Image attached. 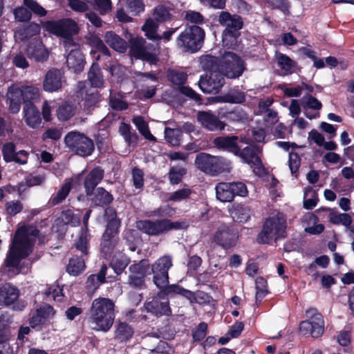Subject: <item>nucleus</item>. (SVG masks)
I'll use <instances>...</instances> for the list:
<instances>
[{"mask_svg":"<svg viewBox=\"0 0 354 354\" xmlns=\"http://www.w3.org/2000/svg\"><path fill=\"white\" fill-rule=\"evenodd\" d=\"M149 269V264L147 260L142 259L137 263L131 265L129 268L130 274L138 276H147V272Z\"/></svg>","mask_w":354,"mask_h":354,"instance_id":"obj_54","label":"nucleus"},{"mask_svg":"<svg viewBox=\"0 0 354 354\" xmlns=\"http://www.w3.org/2000/svg\"><path fill=\"white\" fill-rule=\"evenodd\" d=\"M301 105L304 109H310L319 111L322 108V102L311 94H307L302 98Z\"/></svg>","mask_w":354,"mask_h":354,"instance_id":"obj_53","label":"nucleus"},{"mask_svg":"<svg viewBox=\"0 0 354 354\" xmlns=\"http://www.w3.org/2000/svg\"><path fill=\"white\" fill-rule=\"evenodd\" d=\"M77 106L69 100L62 102L56 109V115L59 121L65 122L73 117L76 113Z\"/></svg>","mask_w":354,"mask_h":354,"instance_id":"obj_31","label":"nucleus"},{"mask_svg":"<svg viewBox=\"0 0 354 354\" xmlns=\"http://www.w3.org/2000/svg\"><path fill=\"white\" fill-rule=\"evenodd\" d=\"M205 32L197 25L187 26L176 39L177 46L183 51L195 53L204 44Z\"/></svg>","mask_w":354,"mask_h":354,"instance_id":"obj_8","label":"nucleus"},{"mask_svg":"<svg viewBox=\"0 0 354 354\" xmlns=\"http://www.w3.org/2000/svg\"><path fill=\"white\" fill-rule=\"evenodd\" d=\"M287 221L283 213L278 212L275 215L266 218L261 230L257 236V242L259 244H270L283 239L287 236Z\"/></svg>","mask_w":354,"mask_h":354,"instance_id":"obj_3","label":"nucleus"},{"mask_svg":"<svg viewBox=\"0 0 354 354\" xmlns=\"http://www.w3.org/2000/svg\"><path fill=\"white\" fill-rule=\"evenodd\" d=\"M87 77L93 88H100L104 86V76L97 62H93L88 72Z\"/></svg>","mask_w":354,"mask_h":354,"instance_id":"obj_34","label":"nucleus"},{"mask_svg":"<svg viewBox=\"0 0 354 354\" xmlns=\"http://www.w3.org/2000/svg\"><path fill=\"white\" fill-rule=\"evenodd\" d=\"M146 41L142 37H136L130 40L129 54L131 57L140 59L147 50L145 47Z\"/></svg>","mask_w":354,"mask_h":354,"instance_id":"obj_40","label":"nucleus"},{"mask_svg":"<svg viewBox=\"0 0 354 354\" xmlns=\"http://www.w3.org/2000/svg\"><path fill=\"white\" fill-rule=\"evenodd\" d=\"M105 229L102 234L100 250L104 259H111L120 242V229L122 222L120 218L104 220Z\"/></svg>","mask_w":354,"mask_h":354,"instance_id":"obj_7","label":"nucleus"},{"mask_svg":"<svg viewBox=\"0 0 354 354\" xmlns=\"http://www.w3.org/2000/svg\"><path fill=\"white\" fill-rule=\"evenodd\" d=\"M146 277L129 274L128 277L129 286L135 290H141L147 288Z\"/></svg>","mask_w":354,"mask_h":354,"instance_id":"obj_56","label":"nucleus"},{"mask_svg":"<svg viewBox=\"0 0 354 354\" xmlns=\"http://www.w3.org/2000/svg\"><path fill=\"white\" fill-rule=\"evenodd\" d=\"M172 266V257L169 254L159 257L151 265L153 281L156 287H162L169 283V270Z\"/></svg>","mask_w":354,"mask_h":354,"instance_id":"obj_15","label":"nucleus"},{"mask_svg":"<svg viewBox=\"0 0 354 354\" xmlns=\"http://www.w3.org/2000/svg\"><path fill=\"white\" fill-rule=\"evenodd\" d=\"M145 308L149 313L158 317L171 314V310L167 297H164L160 292L151 301L145 304Z\"/></svg>","mask_w":354,"mask_h":354,"instance_id":"obj_19","label":"nucleus"},{"mask_svg":"<svg viewBox=\"0 0 354 354\" xmlns=\"http://www.w3.org/2000/svg\"><path fill=\"white\" fill-rule=\"evenodd\" d=\"M91 235L87 230H81L80 234L75 243V248L81 252V255L87 257L89 254Z\"/></svg>","mask_w":354,"mask_h":354,"instance_id":"obj_43","label":"nucleus"},{"mask_svg":"<svg viewBox=\"0 0 354 354\" xmlns=\"http://www.w3.org/2000/svg\"><path fill=\"white\" fill-rule=\"evenodd\" d=\"M40 30V24L35 22H28L19 26L17 29V33L21 41H26L32 37L39 35Z\"/></svg>","mask_w":354,"mask_h":354,"instance_id":"obj_38","label":"nucleus"},{"mask_svg":"<svg viewBox=\"0 0 354 354\" xmlns=\"http://www.w3.org/2000/svg\"><path fill=\"white\" fill-rule=\"evenodd\" d=\"M2 155L6 162H15L20 165L27 163L28 153L25 150L16 152V146L12 142H6L2 147Z\"/></svg>","mask_w":354,"mask_h":354,"instance_id":"obj_22","label":"nucleus"},{"mask_svg":"<svg viewBox=\"0 0 354 354\" xmlns=\"http://www.w3.org/2000/svg\"><path fill=\"white\" fill-rule=\"evenodd\" d=\"M66 82L64 72L62 69L52 68L44 75L42 87L48 93L59 91Z\"/></svg>","mask_w":354,"mask_h":354,"instance_id":"obj_18","label":"nucleus"},{"mask_svg":"<svg viewBox=\"0 0 354 354\" xmlns=\"http://www.w3.org/2000/svg\"><path fill=\"white\" fill-rule=\"evenodd\" d=\"M308 318L300 322L299 329L304 335L310 334L314 338L320 337L324 330V321L322 315L315 308H310L306 311Z\"/></svg>","mask_w":354,"mask_h":354,"instance_id":"obj_12","label":"nucleus"},{"mask_svg":"<svg viewBox=\"0 0 354 354\" xmlns=\"http://www.w3.org/2000/svg\"><path fill=\"white\" fill-rule=\"evenodd\" d=\"M203 68L208 73L212 71H217L218 69V58L213 55H205L201 60Z\"/></svg>","mask_w":354,"mask_h":354,"instance_id":"obj_61","label":"nucleus"},{"mask_svg":"<svg viewBox=\"0 0 354 354\" xmlns=\"http://www.w3.org/2000/svg\"><path fill=\"white\" fill-rule=\"evenodd\" d=\"M23 93V104H34L39 100L40 92L38 88L32 86H26L21 89Z\"/></svg>","mask_w":354,"mask_h":354,"instance_id":"obj_47","label":"nucleus"},{"mask_svg":"<svg viewBox=\"0 0 354 354\" xmlns=\"http://www.w3.org/2000/svg\"><path fill=\"white\" fill-rule=\"evenodd\" d=\"M115 304L109 298L95 299L90 308V319L96 325L97 330L107 332L112 327L115 317Z\"/></svg>","mask_w":354,"mask_h":354,"instance_id":"obj_2","label":"nucleus"},{"mask_svg":"<svg viewBox=\"0 0 354 354\" xmlns=\"http://www.w3.org/2000/svg\"><path fill=\"white\" fill-rule=\"evenodd\" d=\"M192 190L188 187H184L169 194L168 200L170 201H180L189 198Z\"/></svg>","mask_w":354,"mask_h":354,"instance_id":"obj_64","label":"nucleus"},{"mask_svg":"<svg viewBox=\"0 0 354 354\" xmlns=\"http://www.w3.org/2000/svg\"><path fill=\"white\" fill-rule=\"evenodd\" d=\"M261 152L255 145L247 146L242 149L239 147V151L235 156L239 157L243 163L254 167L253 172L256 176L263 177L268 174V171L259 155Z\"/></svg>","mask_w":354,"mask_h":354,"instance_id":"obj_13","label":"nucleus"},{"mask_svg":"<svg viewBox=\"0 0 354 354\" xmlns=\"http://www.w3.org/2000/svg\"><path fill=\"white\" fill-rule=\"evenodd\" d=\"M319 201L317 192L311 187H307L304 190L303 207L308 210L313 209Z\"/></svg>","mask_w":354,"mask_h":354,"instance_id":"obj_46","label":"nucleus"},{"mask_svg":"<svg viewBox=\"0 0 354 354\" xmlns=\"http://www.w3.org/2000/svg\"><path fill=\"white\" fill-rule=\"evenodd\" d=\"M157 288L160 289V292L164 297H167V296L172 297L175 295H180V294L182 293L183 290V287H182L181 286H180L178 284L169 285L168 283L164 286L157 287Z\"/></svg>","mask_w":354,"mask_h":354,"instance_id":"obj_59","label":"nucleus"},{"mask_svg":"<svg viewBox=\"0 0 354 354\" xmlns=\"http://www.w3.org/2000/svg\"><path fill=\"white\" fill-rule=\"evenodd\" d=\"M134 335L133 328L127 323L120 320L116 322L115 325L114 338L120 343L129 341Z\"/></svg>","mask_w":354,"mask_h":354,"instance_id":"obj_29","label":"nucleus"},{"mask_svg":"<svg viewBox=\"0 0 354 354\" xmlns=\"http://www.w3.org/2000/svg\"><path fill=\"white\" fill-rule=\"evenodd\" d=\"M168 80L178 87L184 86L187 79V75L184 72L177 71H171L167 74Z\"/></svg>","mask_w":354,"mask_h":354,"instance_id":"obj_58","label":"nucleus"},{"mask_svg":"<svg viewBox=\"0 0 354 354\" xmlns=\"http://www.w3.org/2000/svg\"><path fill=\"white\" fill-rule=\"evenodd\" d=\"M19 296V289L11 283H5L0 288V301L6 306L12 304Z\"/></svg>","mask_w":354,"mask_h":354,"instance_id":"obj_32","label":"nucleus"},{"mask_svg":"<svg viewBox=\"0 0 354 354\" xmlns=\"http://www.w3.org/2000/svg\"><path fill=\"white\" fill-rule=\"evenodd\" d=\"M239 236V231L235 225L223 224L217 228L212 241L224 250H228L236 246Z\"/></svg>","mask_w":354,"mask_h":354,"instance_id":"obj_10","label":"nucleus"},{"mask_svg":"<svg viewBox=\"0 0 354 354\" xmlns=\"http://www.w3.org/2000/svg\"><path fill=\"white\" fill-rule=\"evenodd\" d=\"M14 15L15 20L20 22H28L32 17V13L26 6L15 8Z\"/></svg>","mask_w":354,"mask_h":354,"instance_id":"obj_62","label":"nucleus"},{"mask_svg":"<svg viewBox=\"0 0 354 354\" xmlns=\"http://www.w3.org/2000/svg\"><path fill=\"white\" fill-rule=\"evenodd\" d=\"M171 11L172 8L170 7L163 4H158L153 9V19L159 24L170 22L174 17Z\"/></svg>","mask_w":354,"mask_h":354,"instance_id":"obj_36","label":"nucleus"},{"mask_svg":"<svg viewBox=\"0 0 354 354\" xmlns=\"http://www.w3.org/2000/svg\"><path fill=\"white\" fill-rule=\"evenodd\" d=\"M238 140L236 136H217L213 139L212 144L218 150L227 151L235 156L239 151Z\"/></svg>","mask_w":354,"mask_h":354,"instance_id":"obj_24","label":"nucleus"},{"mask_svg":"<svg viewBox=\"0 0 354 354\" xmlns=\"http://www.w3.org/2000/svg\"><path fill=\"white\" fill-rule=\"evenodd\" d=\"M194 165L200 171L212 176L229 173L232 169L231 162L227 158L205 152H200L196 155Z\"/></svg>","mask_w":354,"mask_h":354,"instance_id":"obj_6","label":"nucleus"},{"mask_svg":"<svg viewBox=\"0 0 354 354\" xmlns=\"http://www.w3.org/2000/svg\"><path fill=\"white\" fill-rule=\"evenodd\" d=\"M93 7L101 15H104L111 10L112 2L111 0H93Z\"/></svg>","mask_w":354,"mask_h":354,"instance_id":"obj_63","label":"nucleus"},{"mask_svg":"<svg viewBox=\"0 0 354 354\" xmlns=\"http://www.w3.org/2000/svg\"><path fill=\"white\" fill-rule=\"evenodd\" d=\"M241 32L224 29L221 35L222 46L227 49L236 50L240 44Z\"/></svg>","mask_w":354,"mask_h":354,"instance_id":"obj_33","label":"nucleus"},{"mask_svg":"<svg viewBox=\"0 0 354 354\" xmlns=\"http://www.w3.org/2000/svg\"><path fill=\"white\" fill-rule=\"evenodd\" d=\"M109 259L110 266L117 275L121 274L131 262L129 257L120 251L114 252Z\"/></svg>","mask_w":354,"mask_h":354,"instance_id":"obj_30","label":"nucleus"},{"mask_svg":"<svg viewBox=\"0 0 354 354\" xmlns=\"http://www.w3.org/2000/svg\"><path fill=\"white\" fill-rule=\"evenodd\" d=\"M106 44L114 50L123 53L128 48L127 42L114 31H106L104 35Z\"/></svg>","mask_w":354,"mask_h":354,"instance_id":"obj_28","label":"nucleus"},{"mask_svg":"<svg viewBox=\"0 0 354 354\" xmlns=\"http://www.w3.org/2000/svg\"><path fill=\"white\" fill-rule=\"evenodd\" d=\"M24 120L26 124L32 129H38L41 123L39 110L34 104L24 106Z\"/></svg>","mask_w":354,"mask_h":354,"instance_id":"obj_27","label":"nucleus"},{"mask_svg":"<svg viewBox=\"0 0 354 354\" xmlns=\"http://www.w3.org/2000/svg\"><path fill=\"white\" fill-rule=\"evenodd\" d=\"M231 183L221 182L215 187L217 199L221 202H231L234 200V195L232 193Z\"/></svg>","mask_w":354,"mask_h":354,"instance_id":"obj_41","label":"nucleus"},{"mask_svg":"<svg viewBox=\"0 0 354 354\" xmlns=\"http://www.w3.org/2000/svg\"><path fill=\"white\" fill-rule=\"evenodd\" d=\"M64 142L71 152L81 157L91 156L95 149L93 141L77 131L68 132L64 137Z\"/></svg>","mask_w":354,"mask_h":354,"instance_id":"obj_9","label":"nucleus"},{"mask_svg":"<svg viewBox=\"0 0 354 354\" xmlns=\"http://www.w3.org/2000/svg\"><path fill=\"white\" fill-rule=\"evenodd\" d=\"M158 28L159 24L153 18L149 17L145 20L141 30L148 39L155 41L160 38L159 34H158Z\"/></svg>","mask_w":354,"mask_h":354,"instance_id":"obj_44","label":"nucleus"},{"mask_svg":"<svg viewBox=\"0 0 354 354\" xmlns=\"http://www.w3.org/2000/svg\"><path fill=\"white\" fill-rule=\"evenodd\" d=\"M196 119L204 129L209 131H222L226 127L225 122L211 111H199Z\"/></svg>","mask_w":354,"mask_h":354,"instance_id":"obj_20","label":"nucleus"},{"mask_svg":"<svg viewBox=\"0 0 354 354\" xmlns=\"http://www.w3.org/2000/svg\"><path fill=\"white\" fill-rule=\"evenodd\" d=\"M288 166L292 175L297 178L301 166V156L298 153L294 151L289 153Z\"/></svg>","mask_w":354,"mask_h":354,"instance_id":"obj_52","label":"nucleus"},{"mask_svg":"<svg viewBox=\"0 0 354 354\" xmlns=\"http://www.w3.org/2000/svg\"><path fill=\"white\" fill-rule=\"evenodd\" d=\"M127 5L129 12L133 16H139L145 9L143 0H127Z\"/></svg>","mask_w":354,"mask_h":354,"instance_id":"obj_55","label":"nucleus"},{"mask_svg":"<svg viewBox=\"0 0 354 354\" xmlns=\"http://www.w3.org/2000/svg\"><path fill=\"white\" fill-rule=\"evenodd\" d=\"M71 189V182H66L64 185H62V186L61 187L60 189L57 192L56 195L51 198V204L55 205L62 203L68 196Z\"/></svg>","mask_w":354,"mask_h":354,"instance_id":"obj_50","label":"nucleus"},{"mask_svg":"<svg viewBox=\"0 0 354 354\" xmlns=\"http://www.w3.org/2000/svg\"><path fill=\"white\" fill-rule=\"evenodd\" d=\"M6 104L8 105V110L12 114L17 113L21 109L23 102V93L21 89L12 84L8 87L6 95Z\"/></svg>","mask_w":354,"mask_h":354,"instance_id":"obj_25","label":"nucleus"},{"mask_svg":"<svg viewBox=\"0 0 354 354\" xmlns=\"http://www.w3.org/2000/svg\"><path fill=\"white\" fill-rule=\"evenodd\" d=\"M221 68L225 75L230 79L238 78L242 75L245 68L243 59L233 52H225L221 57Z\"/></svg>","mask_w":354,"mask_h":354,"instance_id":"obj_14","label":"nucleus"},{"mask_svg":"<svg viewBox=\"0 0 354 354\" xmlns=\"http://www.w3.org/2000/svg\"><path fill=\"white\" fill-rule=\"evenodd\" d=\"M85 64V57L80 49H73L69 52L66 57V66L69 70L79 74L83 71Z\"/></svg>","mask_w":354,"mask_h":354,"instance_id":"obj_26","label":"nucleus"},{"mask_svg":"<svg viewBox=\"0 0 354 354\" xmlns=\"http://www.w3.org/2000/svg\"><path fill=\"white\" fill-rule=\"evenodd\" d=\"M39 234V230L36 226L24 225L18 228L15 232L4 260L3 265L8 268H15L18 272L21 271L19 263L26 259L32 251L33 241Z\"/></svg>","mask_w":354,"mask_h":354,"instance_id":"obj_1","label":"nucleus"},{"mask_svg":"<svg viewBox=\"0 0 354 354\" xmlns=\"http://www.w3.org/2000/svg\"><path fill=\"white\" fill-rule=\"evenodd\" d=\"M133 122L136 126L139 132L144 138L149 141H156V138L153 136L149 130L148 124L145 121L143 117L137 116L133 119Z\"/></svg>","mask_w":354,"mask_h":354,"instance_id":"obj_49","label":"nucleus"},{"mask_svg":"<svg viewBox=\"0 0 354 354\" xmlns=\"http://www.w3.org/2000/svg\"><path fill=\"white\" fill-rule=\"evenodd\" d=\"M41 23L44 30L63 38L65 47L77 46L73 37L79 33L80 28L75 20L71 18H62L56 21L48 20Z\"/></svg>","mask_w":354,"mask_h":354,"instance_id":"obj_4","label":"nucleus"},{"mask_svg":"<svg viewBox=\"0 0 354 354\" xmlns=\"http://www.w3.org/2000/svg\"><path fill=\"white\" fill-rule=\"evenodd\" d=\"M104 176V170L100 166L93 167L85 174V170L78 174L74 179L75 184H80L83 180V186L86 196H90L96 189L97 186L102 182Z\"/></svg>","mask_w":354,"mask_h":354,"instance_id":"obj_16","label":"nucleus"},{"mask_svg":"<svg viewBox=\"0 0 354 354\" xmlns=\"http://www.w3.org/2000/svg\"><path fill=\"white\" fill-rule=\"evenodd\" d=\"M186 174V169L184 167H171L168 173L169 183L171 185L179 184L183 176Z\"/></svg>","mask_w":354,"mask_h":354,"instance_id":"obj_57","label":"nucleus"},{"mask_svg":"<svg viewBox=\"0 0 354 354\" xmlns=\"http://www.w3.org/2000/svg\"><path fill=\"white\" fill-rule=\"evenodd\" d=\"M232 214L237 222L245 223L250 218L251 209L245 205L238 204L234 207Z\"/></svg>","mask_w":354,"mask_h":354,"instance_id":"obj_48","label":"nucleus"},{"mask_svg":"<svg viewBox=\"0 0 354 354\" xmlns=\"http://www.w3.org/2000/svg\"><path fill=\"white\" fill-rule=\"evenodd\" d=\"M28 57L35 62L44 63L48 59L49 53L41 40L34 39L30 41L26 48Z\"/></svg>","mask_w":354,"mask_h":354,"instance_id":"obj_21","label":"nucleus"},{"mask_svg":"<svg viewBox=\"0 0 354 354\" xmlns=\"http://www.w3.org/2000/svg\"><path fill=\"white\" fill-rule=\"evenodd\" d=\"M86 257L80 255H73L68 261L66 266V272L72 276H78L86 268Z\"/></svg>","mask_w":354,"mask_h":354,"instance_id":"obj_37","label":"nucleus"},{"mask_svg":"<svg viewBox=\"0 0 354 354\" xmlns=\"http://www.w3.org/2000/svg\"><path fill=\"white\" fill-rule=\"evenodd\" d=\"M218 22L225 29L239 31L243 28V17L237 14H231L228 11H221L218 16Z\"/></svg>","mask_w":354,"mask_h":354,"instance_id":"obj_23","label":"nucleus"},{"mask_svg":"<svg viewBox=\"0 0 354 354\" xmlns=\"http://www.w3.org/2000/svg\"><path fill=\"white\" fill-rule=\"evenodd\" d=\"M189 223L186 221H171L168 218L151 220H140L136 222V227L149 236H158L171 230H186Z\"/></svg>","mask_w":354,"mask_h":354,"instance_id":"obj_5","label":"nucleus"},{"mask_svg":"<svg viewBox=\"0 0 354 354\" xmlns=\"http://www.w3.org/2000/svg\"><path fill=\"white\" fill-rule=\"evenodd\" d=\"M107 271V266L103 264L99 272L97 274H91L86 280V288L88 290L94 292L101 284L106 282V274Z\"/></svg>","mask_w":354,"mask_h":354,"instance_id":"obj_35","label":"nucleus"},{"mask_svg":"<svg viewBox=\"0 0 354 354\" xmlns=\"http://www.w3.org/2000/svg\"><path fill=\"white\" fill-rule=\"evenodd\" d=\"M82 101L85 110L93 109L101 101V94L98 91L92 88H87L82 97Z\"/></svg>","mask_w":354,"mask_h":354,"instance_id":"obj_39","label":"nucleus"},{"mask_svg":"<svg viewBox=\"0 0 354 354\" xmlns=\"http://www.w3.org/2000/svg\"><path fill=\"white\" fill-rule=\"evenodd\" d=\"M207 324L203 322H201L192 333L194 342H201L204 339L207 334Z\"/></svg>","mask_w":354,"mask_h":354,"instance_id":"obj_60","label":"nucleus"},{"mask_svg":"<svg viewBox=\"0 0 354 354\" xmlns=\"http://www.w3.org/2000/svg\"><path fill=\"white\" fill-rule=\"evenodd\" d=\"M165 134L167 142L171 145L178 146L180 145L182 130L180 129H171L166 127L165 130Z\"/></svg>","mask_w":354,"mask_h":354,"instance_id":"obj_51","label":"nucleus"},{"mask_svg":"<svg viewBox=\"0 0 354 354\" xmlns=\"http://www.w3.org/2000/svg\"><path fill=\"white\" fill-rule=\"evenodd\" d=\"M88 42L92 48L95 49L91 50V54H95L97 52H100L107 57H111V51L101 38L97 35H91L88 39Z\"/></svg>","mask_w":354,"mask_h":354,"instance_id":"obj_45","label":"nucleus"},{"mask_svg":"<svg viewBox=\"0 0 354 354\" xmlns=\"http://www.w3.org/2000/svg\"><path fill=\"white\" fill-rule=\"evenodd\" d=\"M225 84L223 75L219 71H212L202 75L198 86L204 93H218Z\"/></svg>","mask_w":354,"mask_h":354,"instance_id":"obj_17","label":"nucleus"},{"mask_svg":"<svg viewBox=\"0 0 354 354\" xmlns=\"http://www.w3.org/2000/svg\"><path fill=\"white\" fill-rule=\"evenodd\" d=\"M91 201L93 207L104 209L103 219L108 220L111 218H119L115 207L111 206L114 201L113 194L103 187H98L91 194Z\"/></svg>","mask_w":354,"mask_h":354,"instance_id":"obj_11","label":"nucleus"},{"mask_svg":"<svg viewBox=\"0 0 354 354\" xmlns=\"http://www.w3.org/2000/svg\"><path fill=\"white\" fill-rule=\"evenodd\" d=\"M278 66L284 72V75H290L295 72L297 63L287 55L279 53L276 55Z\"/></svg>","mask_w":354,"mask_h":354,"instance_id":"obj_42","label":"nucleus"}]
</instances>
